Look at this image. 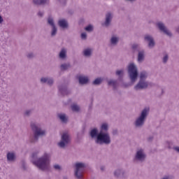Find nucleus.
<instances>
[{
  "instance_id": "1",
  "label": "nucleus",
  "mask_w": 179,
  "mask_h": 179,
  "mask_svg": "<svg viewBox=\"0 0 179 179\" xmlns=\"http://www.w3.org/2000/svg\"><path fill=\"white\" fill-rule=\"evenodd\" d=\"M38 152L32 153L31 163L41 171H50L51 169V155L45 152L43 156L38 157Z\"/></svg>"
},
{
  "instance_id": "2",
  "label": "nucleus",
  "mask_w": 179,
  "mask_h": 179,
  "mask_svg": "<svg viewBox=\"0 0 179 179\" xmlns=\"http://www.w3.org/2000/svg\"><path fill=\"white\" fill-rule=\"evenodd\" d=\"M90 136L95 139L96 145H110L111 143V136L108 132H99L97 128L92 129L90 132Z\"/></svg>"
},
{
  "instance_id": "3",
  "label": "nucleus",
  "mask_w": 179,
  "mask_h": 179,
  "mask_svg": "<svg viewBox=\"0 0 179 179\" xmlns=\"http://www.w3.org/2000/svg\"><path fill=\"white\" fill-rule=\"evenodd\" d=\"M31 129L33 132L32 136L30 137L31 143H37L40 138H43L47 135L45 129H43L41 124L36 122H31L30 123Z\"/></svg>"
},
{
  "instance_id": "4",
  "label": "nucleus",
  "mask_w": 179,
  "mask_h": 179,
  "mask_svg": "<svg viewBox=\"0 0 179 179\" xmlns=\"http://www.w3.org/2000/svg\"><path fill=\"white\" fill-rule=\"evenodd\" d=\"M149 113H150V108L149 107H145L142 110L140 115L136 117L134 122L135 128H142L143 125H145V122H146V118H148Z\"/></svg>"
},
{
  "instance_id": "5",
  "label": "nucleus",
  "mask_w": 179,
  "mask_h": 179,
  "mask_svg": "<svg viewBox=\"0 0 179 179\" xmlns=\"http://www.w3.org/2000/svg\"><path fill=\"white\" fill-rule=\"evenodd\" d=\"M146 152L143 148H137L134 154L133 162L136 164L145 163L146 162Z\"/></svg>"
},
{
  "instance_id": "6",
  "label": "nucleus",
  "mask_w": 179,
  "mask_h": 179,
  "mask_svg": "<svg viewBox=\"0 0 179 179\" xmlns=\"http://www.w3.org/2000/svg\"><path fill=\"white\" fill-rule=\"evenodd\" d=\"M127 72L131 83H135L138 79V67H136V65L134 63L129 64Z\"/></svg>"
},
{
  "instance_id": "7",
  "label": "nucleus",
  "mask_w": 179,
  "mask_h": 179,
  "mask_svg": "<svg viewBox=\"0 0 179 179\" xmlns=\"http://www.w3.org/2000/svg\"><path fill=\"white\" fill-rule=\"evenodd\" d=\"M71 143V135L68 132H64L62 134L61 140L57 143V145L61 149H65L68 145Z\"/></svg>"
},
{
  "instance_id": "8",
  "label": "nucleus",
  "mask_w": 179,
  "mask_h": 179,
  "mask_svg": "<svg viewBox=\"0 0 179 179\" xmlns=\"http://www.w3.org/2000/svg\"><path fill=\"white\" fill-rule=\"evenodd\" d=\"M86 169V164L83 162L76 163V170L74 172V176L77 179L83 178V171Z\"/></svg>"
},
{
  "instance_id": "9",
  "label": "nucleus",
  "mask_w": 179,
  "mask_h": 179,
  "mask_svg": "<svg viewBox=\"0 0 179 179\" xmlns=\"http://www.w3.org/2000/svg\"><path fill=\"white\" fill-rule=\"evenodd\" d=\"M156 27L159 29V31H162V33H164V34H166V36H168V37H173V34L169 29L166 27V24H164V22H157L155 24Z\"/></svg>"
},
{
  "instance_id": "10",
  "label": "nucleus",
  "mask_w": 179,
  "mask_h": 179,
  "mask_svg": "<svg viewBox=\"0 0 179 179\" xmlns=\"http://www.w3.org/2000/svg\"><path fill=\"white\" fill-rule=\"evenodd\" d=\"M114 18V14L112 12H107L105 14L104 22L101 23L102 27H110L111 23H113V19Z\"/></svg>"
},
{
  "instance_id": "11",
  "label": "nucleus",
  "mask_w": 179,
  "mask_h": 179,
  "mask_svg": "<svg viewBox=\"0 0 179 179\" xmlns=\"http://www.w3.org/2000/svg\"><path fill=\"white\" fill-rule=\"evenodd\" d=\"M48 24L51 27L50 36L51 37H55L57 34L58 33V28L57 25H55V22H54V18L52 17H49L47 20Z\"/></svg>"
},
{
  "instance_id": "12",
  "label": "nucleus",
  "mask_w": 179,
  "mask_h": 179,
  "mask_svg": "<svg viewBox=\"0 0 179 179\" xmlns=\"http://www.w3.org/2000/svg\"><path fill=\"white\" fill-rule=\"evenodd\" d=\"M113 175L116 178H128V173L127 172V170L124 169L123 168L115 169L113 172Z\"/></svg>"
},
{
  "instance_id": "13",
  "label": "nucleus",
  "mask_w": 179,
  "mask_h": 179,
  "mask_svg": "<svg viewBox=\"0 0 179 179\" xmlns=\"http://www.w3.org/2000/svg\"><path fill=\"white\" fill-rule=\"evenodd\" d=\"M149 87V83L146 80H139L138 83L134 86V89L136 92H141Z\"/></svg>"
},
{
  "instance_id": "14",
  "label": "nucleus",
  "mask_w": 179,
  "mask_h": 179,
  "mask_svg": "<svg viewBox=\"0 0 179 179\" xmlns=\"http://www.w3.org/2000/svg\"><path fill=\"white\" fill-rule=\"evenodd\" d=\"M144 41L148 43V48H155L156 45V42L155 41V38L152 35L146 34L144 36Z\"/></svg>"
},
{
  "instance_id": "15",
  "label": "nucleus",
  "mask_w": 179,
  "mask_h": 179,
  "mask_svg": "<svg viewBox=\"0 0 179 179\" xmlns=\"http://www.w3.org/2000/svg\"><path fill=\"white\" fill-rule=\"evenodd\" d=\"M58 90L62 96H68L71 94V90L68 89V85L66 84H62L58 86Z\"/></svg>"
},
{
  "instance_id": "16",
  "label": "nucleus",
  "mask_w": 179,
  "mask_h": 179,
  "mask_svg": "<svg viewBox=\"0 0 179 179\" xmlns=\"http://www.w3.org/2000/svg\"><path fill=\"white\" fill-rule=\"evenodd\" d=\"M77 79L78 80L79 85H88L90 82V79H89V76L80 75L77 76Z\"/></svg>"
},
{
  "instance_id": "17",
  "label": "nucleus",
  "mask_w": 179,
  "mask_h": 179,
  "mask_svg": "<svg viewBox=\"0 0 179 179\" xmlns=\"http://www.w3.org/2000/svg\"><path fill=\"white\" fill-rule=\"evenodd\" d=\"M40 82L43 85L46 83L48 86H52V85H54V78H52V77H42V78H41Z\"/></svg>"
},
{
  "instance_id": "18",
  "label": "nucleus",
  "mask_w": 179,
  "mask_h": 179,
  "mask_svg": "<svg viewBox=\"0 0 179 179\" xmlns=\"http://www.w3.org/2000/svg\"><path fill=\"white\" fill-rule=\"evenodd\" d=\"M57 24L61 27V29H63L64 30L69 29V23L66 19L59 20Z\"/></svg>"
},
{
  "instance_id": "19",
  "label": "nucleus",
  "mask_w": 179,
  "mask_h": 179,
  "mask_svg": "<svg viewBox=\"0 0 179 179\" xmlns=\"http://www.w3.org/2000/svg\"><path fill=\"white\" fill-rule=\"evenodd\" d=\"M33 3L37 6H45L50 5V0H33Z\"/></svg>"
},
{
  "instance_id": "20",
  "label": "nucleus",
  "mask_w": 179,
  "mask_h": 179,
  "mask_svg": "<svg viewBox=\"0 0 179 179\" xmlns=\"http://www.w3.org/2000/svg\"><path fill=\"white\" fill-rule=\"evenodd\" d=\"M108 86H112L113 90H117L120 84L118 83V80L111 79L108 81Z\"/></svg>"
},
{
  "instance_id": "21",
  "label": "nucleus",
  "mask_w": 179,
  "mask_h": 179,
  "mask_svg": "<svg viewBox=\"0 0 179 179\" xmlns=\"http://www.w3.org/2000/svg\"><path fill=\"white\" fill-rule=\"evenodd\" d=\"M7 162H9L10 163H13L14 162H16V154L15 152H8L7 155Z\"/></svg>"
},
{
  "instance_id": "22",
  "label": "nucleus",
  "mask_w": 179,
  "mask_h": 179,
  "mask_svg": "<svg viewBox=\"0 0 179 179\" xmlns=\"http://www.w3.org/2000/svg\"><path fill=\"white\" fill-rule=\"evenodd\" d=\"M137 61L139 63H142L143 61H145V50H144L138 51V56H137Z\"/></svg>"
},
{
  "instance_id": "23",
  "label": "nucleus",
  "mask_w": 179,
  "mask_h": 179,
  "mask_svg": "<svg viewBox=\"0 0 179 179\" xmlns=\"http://www.w3.org/2000/svg\"><path fill=\"white\" fill-rule=\"evenodd\" d=\"M92 54H93V49L92 48H86L83 51V55L86 58H90Z\"/></svg>"
},
{
  "instance_id": "24",
  "label": "nucleus",
  "mask_w": 179,
  "mask_h": 179,
  "mask_svg": "<svg viewBox=\"0 0 179 179\" xmlns=\"http://www.w3.org/2000/svg\"><path fill=\"white\" fill-rule=\"evenodd\" d=\"M57 117L63 124H66V122H68V117L66 116V114L59 113Z\"/></svg>"
},
{
  "instance_id": "25",
  "label": "nucleus",
  "mask_w": 179,
  "mask_h": 179,
  "mask_svg": "<svg viewBox=\"0 0 179 179\" xmlns=\"http://www.w3.org/2000/svg\"><path fill=\"white\" fill-rule=\"evenodd\" d=\"M66 52H67L66 48H62V50L59 53V58L62 60L66 59V57H67Z\"/></svg>"
},
{
  "instance_id": "26",
  "label": "nucleus",
  "mask_w": 179,
  "mask_h": 179,
  "mask_svg": "<svg viewBox=\"0 0 179 179\" xmlns=\"http://www.w3.org/2000/svg\"><path fill=\"white\" fill-rule=\"evenodd\" d=\"M120 42V38L118 36H113L110 38V43L112 45L115 46Z\"/></svg>"
},
{
  "instance_id": "27",
  "label": "nucleus",
  "mask_w": 179,
  "mask_h": 179,
  "mask_svg": "<svg viewBox=\"0 0 179 179\" xmlns=\"http://www.w3.org/2000/svg\"><path fill=\"white\" fill-rule=\"evenodd\" d=\"M131 48L133 52H139V51H141V45L138 43L131 44Z\"/></svg>"
},
{
  "instance_id": "28",
  "label": "nucleus",
  "mask_w": 179,
  "mask_h": 179,
  "mask_svg": "<svg viewBox=\"0 0 179 179\" xmlns=\"http://www.w3.org/2000/svg\"><path fill=\"white\" fill-rule=\"evenodd\" d=\"M116 76H118V80H122L124 78V69L117 70L115 71Z\"/></svg>"
},
{
  "instance_id": "29",
  "label": "nucleus",
  "mask_w": 179,
  "mask_h": 179,
  "mask_svg": "<svg viewBox=\"0 0 179 179\" xmlns=\"http://www.w3.org/2000/svg\"><path fill=\"white\" fill-rule=\"evenodd\" d=\"M148 76H149V74L146 71H141L140 73V80H146V79H148Z\"/></svg>"
},
{
  "instance_id": "30",
  "label": "nucleus",
  "mask_w": 179,
  "mask_h": 179,
  "mask_svg": "<svg viewBox=\"0 0 179 179\" xmlns=\"http://www.w3.org/2000/svg\"><path fill=\"white\" fill-rule=\"evenodd\" d=\"M71 108L73 113H79V111H80V106H79V105L77 103L71 104Z\"/></svg>"
},
{
  "instance_id": "31",
  "label": "nucleus",
  "mask_w": 179,
  "mask_h": 179,
  "mask_svg": "<svg viewBox=\"0 0 179 179\" xmlns=\"http://www.w3.org/2000/svg\"><path fill=\"white\" fill-rule=\"evenodd\" d=\"M99 132H108V124L103 123L100 127Z\"/></svg>"
},
{
  "instance_id": "32",
  "label": "nucleus",
  "mask_w": 179,
  "mask_h": 179,
  "mask_svg": "<svg viewBox=\"0 0 179 179\" xmlns=\"http://www.w3.org/2000/svg\"><path fill=\"white\" fill-rule=\"evenodd\" d=\"M71 68V64L70 63H64L60 65V69L61 71H68Z\"/></svg>"
},
{
  "instance_id": "33",
  "label": "nucleus",
  "mask_w": 179,
  "mask_h": 179,
  "mask_svg": "<svg viewBox=\"0 0 179 179\" xmlns=\"http://www.w3.org/2000/svg\"><path fill=\"white\" fill-rule=\"evenodd\" d=\"M103 82V78H96L93 82L92 85L94 86H100V84L102 83Z\"/></svg>"
},
{
  "instance_id": "34",
  "label": "nucleus",
  "mask_w": 179,
  "mask_h": 179,
  "mask_svg": "<svg viewBox=\"0 0 179 179\" xmlns=\"http://www.w3.org/2000/svg\"><path fill=\"white\" fill-rule=\"evenodd\" d=\"M85 31H88L89 33H91V31H93V25L89 24L85 28Z\"/></svg>"
},
{
  "instance_id": "35",
  "label": "nucleus",
  "mask_w": 179,
  "mask_h": 179,
  "mask_svg": "<svg viewBox=\"0 0 179 179\" xmlns=\"http://www.w3.org/2000/svg\"><path fill=\"white\" fill-rule=\"evenodd\" d=\"M34 57H36V55H34V52H29L27 54V58H28V59H33Z\"/></svg>"
},
{
  "instance_id": "36",
  "label": "nucleus",
  "mask_w": 179,
  "mask_h": 179,
  "mask_svg": "<svg viewBox=\"0 0 179 179\" xmlns=\"http://www.w3.org/2000/svg\"><path fill=\"white\" fill-rule=\"evenodd\" d=\"M167 61H169V55L165 54L162 58V62L163 64H167Z\"/></svg>"
},
{
  "instance_id": "37",
  "label": "nucleus",
  "mask_w": 179,
  "mask_h": 179,
  "mask_svg": "<svg viewBox=\"0 0 179 179\" xmlns=\"http://www.w3.org/2000/svg\"><path fill=\"white\" fill-rule=\"evenodd\" d=\"M80 38L82 40H87V34H86V32L82 33L80 35Z\"/></svg>"
},
{
  "instance_id": "38",
  "label": "nucleus",
  "mask_w": 179,
  "mask_h": 179,
  "mask_svg": "<svg viewBox=\"0 0 179 179\" xmlns=\"http://www.w3.org/2000/svg\"><path fill=\"white\" fill-rule=\"evenodd\" d=\"M53 168L55 169V170H58L59 171L62 170V168L61 167V166L59 164L53 165Z\"/></svg>"
},
{
  "instance_id": "39",
  "label": "nucleus",
  "mask_w": 179,
  "mask_h": 179,
  "mask_svg": "<svg viewBox=\"0 0 179 179\" xmlns=\"http://www.w3.org/2000/svg\"><path fill=\"white\" fill-rule=\"evenodd\" d=\"M31 114V110H28L24 112V116L25 117H30V115Z\"/></svg>"
},
{
  "instance_id": "40",
  "label": "nucleus",
  "mask_w": 179,
  "mask_h": 179,
  "mask_svg": "<svg viewBox=\"0 0 179 179\" xmlns=\"http://www.w3.org/2000/svg\"><path fill=\"white\" fill-rule=\"evenodd\" d=\"M22 170H27V166H26V162H24V161H22Z\"/></svg>"
},
{
  "instance_id": "41",
  "label": "nucleus",
  "mask_w": 179,
  "mask_h": 179,
  "mask_svg": "<svg viewBox=\"0 0 179 179\" xmlns=\"http://www.w3.org/2000/svg\"><path fill=\"white\" fill-rule=\"evenodd\" d=\"M112 135H113V136H115V135H118V129H113Z\"/></svg>"
},
{
  "instance_id": "42",
  "label": "nucleus",
  "mask_w": 179,
  "mask_h": 179,
  "mask_svg": "<svg viewBox=\"0 0 179 179\" xmlns=\"http://www.w3.org/2000/svg\"><path fill=\"white\" fill-rule=\"evenodd\" d=\"M37 15L39 17H43L44 16V12L43 11H38V13H37Z\"/></svg>"
},
{
  "instance_id": "43",
  "label": "nucleus",
  "mask_w": 179,
  "mask_h": 179,
  "mask_svg": "<svg viewBox=\"0 0 179 179\" xmlns=\"http://www.w3.org/2000/svg\"><path fill=\"white\" fill-rule=\"evenodd\" d=\"M59 1V2H60V3H62V5H65V3H66V0H57Z\"/></svg>"
},
{
  "instance_id": "44",
  "label": "nucleus",
  "mask_w": 179,
  "mask_h": 179,
  "mask_svg": "<svg viewBox=\"0 0 179 179\" xmlns=\"http://www.w3.org/2000/svg\"><path fill=\"white\" fill-rule=\"evenodd\" d=\"M147 141L148 142H152V141H153V136H149L148 138H147Z\"/></svg>"
},
{
  "instance_id": "45",
  "label": "nucleus",
  "mask_w": 179,
  "mask_h": 179,
  "mask_svg": "<svg viewBox=\"0 0 179 179\" xmlns=\"http://www.w3.org/2000/svg\"><path fill=\"white\" fill-rule=\"evenodd\" d=\"M166 143H167V145H168L169 149H171V145H171V143H170V142H166Z\"/></svg>"
},
{
  "instance_id": "46",
  "label": "nucleus",
  "mask_w": 179,
  "mask_h": 179,
  "mask_svg": "<svg viewBox=\"0 0 179 179\" xmlns=\"http://www.w3.org/2000/svg\"><path fill=\"white\" fill-rule=\"evenodd\" d=\"M174 150H176V152H178V153H179V147H175Z\"/></svg>"
},
{
  "instance_id": "47",
  "label": "nucleus",
  "mask_w": 179,
  "mask_h": 179,
  "mask_svg": "<svg viewBox=\"0 0 179 179\" xmlns=\"http://www.w3.org/2000/svg\"><path fill=\"white\" fill-rule=\"evenodd\" d=\"M176 33H178V34H179V27H178L176 29Z\"/></svg>"
},
{
  "instance_id": "48",
  "label": "nucleus",
  "mask_w": 179,
  "mask_h": 179,
  "mask_svg": "<svg viewBox=\"0 0 179 179\" xmlns=\"http://www.w3.org/2000/svg\"><path fill=\"white\" fill-rule=\"evenodd\" d=\"M101 171H104V169H105V167L104 166H101Z\"/></svg>"
},
{
  "instance_id": "49",
  "label": "nucleus",
  "mask_w": 179,
  "mask_h": 179,
  "mask_svg": "<svg viewBox=\"0 0 179 179\" xmlns=\"http://www.w3.org/2000/svg\"><path fill=\"white\" fill-rule=\"evenodd\" d=\"M129 1V2H135L136 0H127Z\"/></svg>"
},
{
  "instance_id": "50",
  "label": "nucleus",
  "mask_w": 179,
  "mask_h": 179,
  "mask_svg": "<svg viewBox=\"0 0 179 179\" xmlns=\"http://www.w3.org/2000/svg\"><path fill=\"white\" fill-rule=\"evenodd\" d=\"M128 86H130V85H129V84L125 85V87H128Z\"/></svg>"
},
{
  "instance_id": "51",
  "label": "nucleus",
  "mask_w": 179,
  "mask_h": 179,
  "mask_svg": "<svg viewBox=\"0 0 179 179\" xmlns=\"http://www.w3.org/2000/svg\"><path fill=\"white\" fill-rule=\"evenodd\" d=\"M63 179H68V177L64 176V177L63 178Z\"/></svg>"
},
{
  "instance_id": "52",
  "label": "nucleus",
  "mask_w": 179,
  "mask_h": 179,
  "mask_svg": "<svg viewBox=\"0 0 179 179\" xmlns=\"http://www.w3.org/2000/svg\"><path fill=\"white\" fill-rule=\"evenodd\" d=\"M0 132H1V129H0Z\"/></svg>"
}]
</instances>
